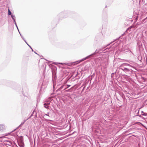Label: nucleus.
<instances>
[{
	"label": "nucleus",
	"instance_id": "nucleus-4",
	"mask_svg": "<svg viewBox=\"0 0 147 147\" xmlns=\"http://www.w3.org/2000/svg\"><path fill=\"white\" fill-rule=\"evenodd\" d=\"M126 72L130 71L131 72L132 71V70L131 69H129L126 68V69L125 71Z\"/></svg>",
	"mask_w": 147,
	"mask_h": 147
},
{
	"label": "nucleus",
	"instance_id": "nucleus-24",
	"mask_svg": "<svg viewBox=\"0 0 147 147\" xmlns=\"http://www.w3.org/2000/svg\"><path fill=\"white\" fill-rule=\"evenodd\" d=\"M32 51H33V49H32Z\"/></svg>",
	"mask_w": 147,
	"mask_h": 147
},
{
	"label": "nucleus",
	"instance_id": "nucleus-26",
	"mask_svg": "<svg viewBox=\"0 0 147 147\" xmlns=\"http://www.w3.org/2000/svg\"><path fill=\"white\" fill-rule=\"evenodd\" d=\"M84 88H85V87H84L83 89H84Z\"/></svg>",
	"mask_w": 147,
	"mask_h": 147
},
{
	"label": "nucleus",
	"instance_id": "nucleus-14",
	"mask_svg": "<svg viewBox=\"0 0 147 147\" xmlns=\"http://www.w3.org/2000/svg\"><path fill=\"white\" fill-rule=\"evenodd\" d=\"M13 21H14V23H15V25H16V20H13Z\"/></svg>",
	"mask_w": 147,
	"mask_h": 147
},
{
	"label": "nucleus",
	"instance_id": "nucleus-13",
	"mask_svg": "<svg viewBox=\"0 0 147 147\" xmlns=\"http://www.w3.org/2000/svg\"><path fill=\"white\" fill-rule=\"evenodd\" d=\"M49 113H47V114H45V115H45L48 116L49 117Z\"/></svg>",
	"mask_w": 147,
	"mask_h": 147
},
{
	"label": "nucleus",
	"instance_id": "nucleus-15",
	"mask_svg": "<svg viewBox=\"0 0 147 147\" xmlns=\"http://www.w3.org/2000/svg\"><path fill=\"white\" fill-rule=\"evenodd\" d=\"M26 42V44H27V45H28L29 46V47H30L31 49H32V48H31V46H30V45H28V44L27 43V42Z\"/></svg>",
	"mask_w": 147,
	"mask_h": 147
},
{
	"label": "nucleus",
	"instance_id": "nucleus-1",
	"mask_svg": "<svg viewBox=\"0 0 147 147\" xmlns=\"http://www.w3.org/2000/svg\"><path fill=\"white\" fill-rule=\"evenodd\" d=\"M100 50H101L100 49H99V50L97 49L96 50L95 52L94 53H93L92 54L89 56H88L87 57L83 58V59L81 60H80L78 61H77V62H78V63H79L81 62H82L83 61H84V60H86V59H87L88 58H89V57L90 56L92 55H95V54H96V53L98 52Z\"/></svg>",
	"mask_w": 147,
	"mask_h": 147
},
{
	"label": "nucleus",
	"instance_id": "nucleus-17",
	"mask_svg": "<svg viewBox=\"0 0 147 147\" xmlns=\"http://www.w3.org/2000/svg\"><path fill=\"white\" fill-rule=\"evenodd\" d=\"M46 103L47 104V105H48V104H50V102H48Z\"/></svg>",
	"mask_w": 147,
	"mask_h": 147
},
{
	"label": "nucleus",
	"instance_id": "nucleus-3",
	"mask_svg": "<svg viewBox=\"0 0 147 147\" xmlns=\"http://www.w3.org/2000/svg\"><path fill=\"white\" fill-rule=\"evenodd\" d=\"M71 86L69 85H65V89L64 90H65L66 89H67L69 88V87L70 86Z\"/></svg>",
	"mask_w": 147,
	"mask_h": 147
},
{
	"label": "nucleus",
	"instance_id": "nucleus-7",
	"mask_svg": "<svg viewBox=\"0 0 147 147\" xmlns=\"http://www.w3.org/2000/svg\"><path fill=\"white\" fill-rule=\"evenodd\" d=\"M11 17L12 19H13V20H15V16H14L13 15H11Z\"/></svg>",
	"mask_w": 147,
	"mask_h": 147
},
{
	"label": "nucleus",
	"instance_id": "nucleus-8",
	"mask_svg": "<svg viewBox=\"0 0 147 147\" xmlns=\"http://www.w3.org/2000/svg\"><path fill=\"white\" fill-rule=\"evenodd\" d=\"M65 85H63L62 86H61L59 88V90H61V89H62V88H65Z\"/></svg>",
	"mask_w": 147,
	"mask_h": 147
},
{
	"label": "nucleus",
	"instance_id": "nucleus-2",
	"mask_svg": "<svg viewBox=\"0 0 147 147\" xmlns=\"http://www.w3.org/2000/svg\"><path fill=\"white\" fill-rule=\"evenodd\" d=\"M126 65H128V66H129L131 67H134L132 66H131V65H129V64H128L127 63H123V64H122L120 66V67H121V69L124 71H125V70L126 69V68H125V67L123 68V67L126 66Z\"/></svg>",
	"mask_w": 147,
	"mask_h": 147
},
{
	"label": "nucleus",
	"instance_id": "nucleus-10",
	"mask_svg": "<svg viewBox=\"0 0 147 147\" xmlns=\"http://www.w3.org/2000/svg\"><path fill=\"white\" fill-rule=\"evenodd\" d=\"M8 15H11V13L10 10L9 9H8Z\"/></svg>",
	"mask_w": 147,
	"mask_h": 147
},
{
	"label": "nucleus",
	"instance_id": "nucleus-23",
	"mask_svg": "<svg viewBox=\"0 0 147 147\" xmlns=\"http://www.w3.org/2000/svg\"><path fill=\"white\" fill-rule=\"evenodd\" d=\"M48 121H51V120H48Z\"/></svg>",
	"mask_w": 147,
	"mask_h": 147
},
{
	"label": "nucleus",
	"instance_id": "nucleus-18",
	"mask_svg": "<svg viewBox=\"0 0 147 147\" xmlns=\"http://www.w3.org/2000/svg\"><path fill=\"white\" fill-rule=\"evenodd\" d=\"M142 115H145V114H144H144L142 113Z\"/></svg>",
	"mask_w": 147,
	"mask_h": 147
},
{
	"label": "nucleus",
	"instance_id": "nucleus-19",
	"mask_svg": "<svg viewBox=\"0 0 147 147\" xmlns=\"http://www.w3.org/2000/svg\"><path fill=\"white\" fill-rule=\"evenodd\" d=\"M59 63L60 64H63L62 63Z\"/></svg>",
	"mask_w": 147,
	"mask_h": 147
},
{
	"label": "nucleus",
	"instance_id": "nucleus-25",
	"mask_svg": "<svg viewBox=\"0 0 147 147\" xmlns=\"http://www.w3.org/2000/svg\"><path fill=\"white\" fill-rule=\"evenodd\" d=\"M129 51H130V52H131V51L130 50H129Z\"/></svg>",
	"mask_w": 147,
	"mask_h": 147
},
{
	"label": "nucleus",
	"instance_id": "nucleus-11",
	"mask_svg": "<svg viewBox=\"0 0 147 147\" xmlns=\"http://www.w3.org/2000/svg\"><path fill=\"white\" fill-rule=\"evenodd\" d=\"M72 88H73V87H72L70 89H68V90H66L65 91L66 92H70V89H71Z\"/></svg>",
	"mask_w": 147,
	"mask_h": 147
},
{
	"label": "nucleus",
	"instance_id": "nucleus-16",
	"mask_svg": "<svg viewBox=\"0 0 147 147\" xmlns=\"http://www.w3.org/2000/svg\"><path fill=\"white\" fill-rule=\"evenodd\" d=\"M16 25V27L17 28V29H18V31H19V30H18V26H17V24H16V25Z\"/></svg>",
	"mask_w": 147,
	"mask_h": 147
},
{
	"label": "nucleus",
	"instance_id": "nucleus-20",
	"mask_svg": "<svg viewBox=\"0 0 147 147\" xmlns=\"http://www.w3.org/2000/svg\"><path fill=\"white\" fill-rule=\"evenodd\" d=\"M34 52L36 54H37V53H36V52Z\"/></svg>",
	"mask_w": 147,
	"mask_h": 147
},
{
	"label": "nucleus",
	"instance_id": "nucleus-12",
	"mask_svg": "<svg viewBox=\"0 0 147 147\" xmlns=\"http://www.w3.org/2000/svg\"><path fill=\"white\" fill-rule=\"evenodd\" d=\"M26 120H24V122H23V123H22L20 125V126H21V125H23V124H24V123L26 122Z\"/></svg>",
	"mask_w": 147,
	"mask_h": 147
},
{
	"label": "nucleus",
	"instance_id": "nucleus-5",
	"mask_svg": "<svg viewBox=\"0 0 147 147\" xmlns=\"http://www.w3.org/2000/svg\"><path fill=\"white\" fill-rule=\"evenodd\" d=\"M46 88V85H44V83H43L42 84V85L41 87V89H44Z\"/></svg>",
	"mask_w": 147,
	"mask_h": 147
},
{
	"label": "nucleus",
	"instance_id": "nucleus-21",
	"mask_svg": "<svg viewBox=\"0 0 147 147\" xmlns=\"http://www.w3.org/2000/svg\"><path fill=\"white\" fill-rule=\"evenodd\" d=\"M142 113H144V112H143V111H142Z\"/></svg>",
	"mask_w": 147,
	"mask_h": 147
},
{
	"label": "nucleus",
	"instance_id": "nucleus-9",
	"mask_svg": "<svg viewBox=\"0 0 147 147\" xmlns=\"http://www.w3.org/2000/svg\"><path fill=\"white\" fill-rule=\"evenodd\" d=\"M19 32V33L20 35V36H21L22 38L23 39V40H24V41L26 42V40H25V39L23 37V36L21 35V34L20 33V32Z\"/></svg>",
	"mask_w": 147,
	"mask_h": 147
},
{
	"label": "nucleus",
	"instance_id": "nucleus-6",
	"mask_svg": "<svg viewBox=\"0 0 147 147\" xmlns=\"http://www.w3.org/2000/svg\"><path fill=\"white\" fill-rule=\"evenodd\" d=\"M44 107L46 109H48V106H47V105L46 103H45L44 104Z\"/></svg>",
	"mask_w": 147,
	"mask_h": 147
},
{
	"label": "nucleus",
	"instance_id": "nucleus-22",
	"mask_svg": "<svg viewBox=\"0 0 147 147\" xmlns=\"http://www.w3.org/2000/svg\"><path fill=\"white\" fill-rule=\"evenodd\" d=\"M21 147H24V146H21Z\"/></svg>",
	"mask_w": 147,
	"mask_h": 147
}]
</instances>
